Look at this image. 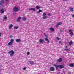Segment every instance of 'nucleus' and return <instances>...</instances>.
Listing matches in <instances>:
<instances>
[{
    "instance_id": "72a5a7b5",
    "label": "nucleus",
    "mask_w": 74,
    "mask_h": 74,
    "mask_svg": "<svg viewBox=\"0 0 74 74\" xmlns=\"http://www.w3.org/2000/svg\"><path fill=\"white\" fill-rule=\"evenodd\" d=\"M44 35H45V37H46V38H48V36H47V35H46V34H44Z\"/></svg>"
},
{
    "instance_id": "cd10ccee",
    "label": "nucleus",
    "mask_w": 74,
    "mask_h": 74,
    "mask_svg": "<svg viewBox=\"0 0 74 74\" xmlns=\"http://www.w3.org/2000/svg\"><path fill=\"white\" fill-rule=\"evenodd\" d=\"M43 19H47V17L46 16H43Z\"/></svg>"
},
{
    "instance_id": "c756f323",
    "label": "nucleus",
    "mask_w": 74,
    "mask_h": 74,
    "mask_svg": "<svg viewBox=\"0 0 74 74\" xmlns=\"http://www.w3.org/2000/svg\"><path fill=\"white\" fill-rule=\"evenodd\" d=\"M70 34L71 35V36H73L74 35V34H73V32L70 33Z\"/></svg>"
},
{
    "instance_id": "39448f33",
    "label": "nucleus",
    "mask_w": 74,
    "mask_h": 74,
    "mask_svg": "<svg viewBox=\"0 0 74 74\" xmlns=\"http://www.w3.org/2000/svg\"><path fill=\"white\" fill-rule=\"evenodd\" d=\"M54 66H55V67L56 69H58V68H59V65H56V64H53Z\"/></svg>"
},
{
    "instance_id": "f3484780",
    "label": "nucleus",
    "mask_w": 74,
    "mask_h": 74,
    "mask_svg": "<svg viewBox=\"0 0 74 74\" xmlns=\"http://www.w3.org/2000/svg\"><path fill=\"white\" fill-rule=\"evenodd\" d=\"M45 39L46 41H47V44H48V43H49V40H48V39L47 38H45Z\"/></svg>"
},
{
    "instance_id": "7ed1b4c3",
    "label": "nucleus",
    "mask_w": 74,
    "mask_h": 74,
    "mask_svg": "<svg viewBox=\"0 0 74 74\" xmlns=\"http://www.w3.org/2000/svg\"><path fill=\"white\" fill-rule=\"evenodd\" d=\"M4 4V0H1L0 1V5H3V4Z\"/></svg>"
},
{
    "instance_id": "f8f14e48",
    "label": "nucleus",
    "mask_w": 74,
    "mask_h": 74,
    "mask_svg": "<svg viewBox=\"0 0 74 74\" xmlns=\"http://www.w3.org/2000/svg\"><path fill=\"white\" fill-rule=\"evenodd\" d=\"M13 53V54H14V51L12 50L11 51H10L9 52V53Z\"/></svg>"
},
{
    "instance_id": "ddd939ff",
    "label": "nucleus",
    "mask_w": 74,
    "mask_h": 74,
    "mask_svg": "<svg viewBox=\"0 0 74 74\" xmlns=\"http://www.w3.org/2000/svg\"><path fill=\"white\" fill-rule=\"evenodd\" d=\"M70 9V10L71 11H72L73 12H74V11L73 10H74L73 8H69Z\"/></svg>"
},
{
    "instance_id": "c9c22d12",
    "label": "nucleus",
    "mask_w": 74,
    "mask_h": 74,
    "mask_svg": "<svg viewBox=\"0 0 74 74\" xmlns=\"http://www.w3.org/2000/svg\"><path fill=\"white\" fill-rule=\"evenodd\" d=\"M27 55H29L30 54V52H27Z\"/></svg>"
},
{
    "instance_id": "2f4dec72",
    "label": "nucleus",
    "mask_w": 74,
    "mask_h": 74,
    "mask_svg": "<svg viewBox=\"0 0 74 74\" xmlns=\"http://www.w3.org/2000/svg\"><path fill=\"white\" fill-rule=\"evenodd\" d=\"M13 54L12 53H11V54H10V56H11V57H12V56H13V54Z\"/></svg>"
},
{
    "instance_id": "2eb2a0df",
    "label": "nucleus",
    "mask_w": 74,
    "mask_h": 74,
    "mask_svg": "<svg viewBox=\"0 0 74 74\" xmlns=\"http://www.w3.org/2000/svg\"><path fill=\"white\" fill-rule=\"evenodd\" d=\"M21 40L20 39H16V42H19L20 41H21Z\"/></svg>"
},
{
    "instance_id": "4c0bfd02",
    "label": "nucleus",
    "mask_w": 74,
    "mask_h": 74,
    "mask_svg": "<svg viewBox=\"0 0 74 74\" xmlns=\"http://www.w3.org/2000/svg\"><path fill=\"white\" fill-rule=\"evenodd\" d=\"M26 68L25 67L23 68V70H26Z\"/></svg>"
},
{
    "instance_id": "49530a36",
    "label": "nucleus",
    "mask_w": 74,
    "mask_h": 74,
    "mask_svg": "<svg viewBox=\"0 0 74 74\" xmlns=\"http://www.w3.org/2000/svg\"><path fill=\"white\" fill-rule=\"evenodd\" d=\"M1 36V34H0V36Z\"/></svg>"
},
{
    "instance_id": "a878e982",
    "label": "nucleus",
    "mask_w": 74,
    "mask_h": 74,
    "mask_svg": "<svg viewBox=\"0 0 74 74\" xmlns=\"http://www.w3.org/2000/svg\"><path fill=\"white\" fill-rule=\"evenodd\" d=\"M62 23L60 22L58 23V24L57 25H62Z\"/></svg>"
},
{
    "instance_id": "7c9ffc66",
    "label": "nucleus",
    "mask_w": 74,
    "mask_h": 74,
    "mask_svg": "<svg viewBox=\"0 0 74 74\" xmlns=\"http://www.w3.org/2000/svg\"><path fill=\"white\" fill-rule=\"evenodd\" d=\"M46 13H44L43 15H42V16H46Z\"/></svg>"
},
{
    "instance_id": "a211bd4d",
    "label": "nucleus",
    "mask_w": 74,
    "mask_h": 74,
    "mask_svg": "<svg viewBox=\"0 0 74 74\" xmlns=\"http://www.w3.org/2000/svg\"><path fill=\"white\" fill-rule=\"evenodd\" d=\"M67 48H68V46H66V48L65 49V51H66L69 49Z\"/></svg>"
},
{
    "instance_id": "20e7f679",
    "label": "nucleus",
    "mask_w": 74,
    "mask_h": 74,
    "mask_svg": "<svg viewBox=\"0 0 74 74\" xmlns=\"http://www.w3.org/2000/svg\"><path fill=\"white\" fill-rule=\"evenodd\" d=\"M39 42H40L41 44H42L44 42V40L40 39L39 40Z\"/></svg>"
},
{
    "instance_id": "4be33fe9",
    "label": "nucleus",
    "mask_w": 74,
    "mask_h": 74,
    "mask_svg": "<svg viewBox=\"0 0 74 74\" xmlns=\"http://www.w3.org/2000/svg\"><path fill=\"white\" fill-rule=\"evenodd\" d=\"M36 9H37V10H39V9H40V7H39L38 6H36Z\"/></svg>"
},
{
    "instance_id": "6ab92c4d",
    "label": "nucleus",
    "mask_w": 74,
    "mask_h": 74,
    "mask_svg": "<svg viewBox=\"0 0 74 74\" xmlns=\"http://www.w3.org/2000/svg\"><path fill=\"white\" fill-rule=\"evenodd\" d=\"M29 63H30V64H33L34 63L33 62V61H29Z\"/></svg>"
},
{
    "instance_id": "79ce46f5",
    "label": "nucleus",
    "mask_w": 74,
    "mask_h": 74,
    "mask_svg": "<svg viewBox=\"0 0 74 74\" xmlns=\"http://www.w3.org/2000/svg\"><path fill=\"white\" fill-rule=\"evenodd\" d=\"M60 42H61V41H60L59 42V44H60Z\"/></svg>"
},
{
    "instance_id": "0eeeda50",
    "label": "nucleus",
    "mask_w": 74,
    "mask_h": 74,
    "mask_svg": "<svg viewBox=\"0 0 74 74\" xmlns=\"http://www.w3.org/2000/svg\"><path fill=\"white\" fill-rule=\"evenodd\" d=\"M0 12L1 13V14H4V10L3 9H2L0 10Z\"/></svg>"
},
{
    "instance_id": "ea45409f",
    "label": "nucleus",
    "mask_w": 74,
    "mask_h": 74,
    "mask_svg": "<svg viewBox=\"0 0 74 74\" xmlns=\"http://www.w3.org/2000/svg\"><path fill=\"white\" fill-rule=\"evenodd\" d=\"M73 18H74V14H73L72 16Z\"/></svg>"
},
{
    "instance_id": "473e14b6",
    "label": "nucleus",
    "mask_w": 74,
    "mask_h": 74,
    "mask_svg": "<svg viewBox=\"0 0 74 74\" xmlns=\"http://www.w3.org/2000/svg\"><path fill=\"white\" fill-rule=\"evenodd\" d=\"M69 32H70V33H72V32H73V31H72V30L70 29L69 30Z\"/></svg>"
},
{
    "instance_id": "f704fd0d",
    "label": "nucleus",
    "mask_w": 74,
    "mask_h": 74,
    "mask_svg": "<svg viewBox=\"0 0 74 74\" xmlns=\"http://www.w3.org/2000/svg\"><path fill=\"white\" fill-rule=\"evenodd\" d=\"M7 19V17L6 16H5V17L4 18V19L6 20Z\"/></svg>"
},
{
    "instance_id": "f03ea898",
    "label": "nucleus",
    "mask_w": 74,
    "mask_h": 74,
    "mask_svg": "<svg viewBox=\"0 0 74 74\" xmlns=\"http://www.w3.org/2000/svg\"><path fill=\"white\" fill-rule=\"evenodd\" d=\"M13 10L14 12H18V10H19V9H18V8L15 7L13 8Z\"/></svg>"
},
{
    "instance_id": "5701e85b",
    "label": "nucleus",
    "mask_w": 74,
    "mask_h": 74,
    "mask_svg": "<svg viewBox=\"0 0 74 74\" xmlns=\"http://www.w3.org/2000/svg\"><path fill=\"white\" fill-rule=\"evenodd\" d=\"M21 19V17H18L17 18V21H19V20H20V19Z\"/></svg>"
},
{
    "instance_id": "de8ad7c7",
    "label": "nucleus",
    "mask_w": 74,
    "mask_h": 74,
    "mask_svg": "<svg viewBox=\"0 0 74 74\" xmlns=\"http://www.w3.org/2000/svg\"><path fill=\"white\" fill-rule=\"evenodd\" d=\"M50 1H52V0H49Z\"/></svg>"
},
{
    "instance_id": "412c9836",
    "label": "nucleus",
    "mask_w": 74,
    "mask_h": 74,
    "mask_svg": "<svg viewBox=\"0 0 74 74\" xmlns=\"http://www.w3.org/2000/svg\"><path fill=\"white\" fill-rule=\"evenodd\" d=\"M14 39H12L10 40V42H12V43L13 44V42H14Z\"/></svg>"
},
{
    "instance_id": "1a4fd4ad",
    "label": "nucleus",
    "mask_w": 74,
    "mask_h": 74,
    "mask_svg": "<svg viewBox=\"0 0 74 74\" xmlns=\"http://www.w3.org/2000/svg\"><path fill=\"white\" fill-rule=\"evenodd\" d=\"M49 29L50 31H51V32H54V31H55V29H54V28H53L50 27Z\"/></svg>"
},
{
    "instance_id": "9b49d317",
    "label": "nucleus",
    "mask_w": 74,
    "mask_h": 74,
    "mask_svg": "<svg viewBox=\"0 0 74 74\" xmlns=\"http://www.w3.org/2000/svg\"><path fill=\"white\" fill-rule=\"evenodd\" d=\"M69 66L70 67H74V64L73 63H71L69 65Z\"/></svg>"
},
{
    "instance_id": "37998d69",
    "label": "nucleus",
    "mask_w": 74,
    "mask_h": 74,
    "mask_svg": "<svg viewBox=\"0 0 74 74\" xmlns=\"http://www.w3.org/2000/svg\"><path fill=\"white\" fill-rule=\"evenodd\" d=\"M63 1H67V0H63Z\"/></svg>"
},
{
    "instance_id": "a18cd8bd",
    "label": "nucleus",
    "mask_w": 74,
    "mask_h": 74,
    "mask_svg": "<svg viewBox=\"0 0 74 74\" xmlns=\"http://www.w3.org/2000/svg\"><path fill=\"white\" fill-rule=\"evenodd\" d=\"M5 0V1H8L9 0Z\"/></svg>"
},
{
    "instance_id": "4468645a",
    "label": "nucleus",
    "mask_w": 74,
    "mask_h": 74,
    "mask_svg": "<svg viewBox=\"0 0 74 74\" xmlns=\"http://www.w3.org/2000/svg\"><path fill=\"white\" fill-rule=\"evenodd\" d=\"M13 45V43L10 42H9L8 44V45Z\"/></svg>"
},
{
    "instance_id": "c85d7f7f",
    "label": "nucleus",
    "mask_w": 74,
    "mask_h": 74,
    "mask_svg": "<svg viewBox=\"0 0 74 74\" xmlns=\"http://www.w3.org/2000/svg\"><path fill=\"white\" fill-rule=\"evenodd\" d=\"M56 38L57 40H59L60 39V38H59V37H56Z\"/></svg>"
},
{
    "instance_id": "bb28decb",
    "label": "nucleus",
    "mask_w": 74,
    "mask_h": 74,
    "mask_svg": "<svg viewBox=\"0 0 74 74\" xmlns=\"http://www.w3.org/2000/svg\"><path fill=\"white\" fill-rule=\"evenodd\" d=\"M14 29H18V26H15L14 27Z\"/></svg>"
},
{
    "instance_id": "58836bf2",
    "label": "nucleus",
    "mask_w": 74,
    "mask_h": 74,
    "mask_svg": "<svg viewBox=\"0 0 74 74\" xmlns=\"http://www.w3.org/2000/svg\"><path fill=\"white\" fill-rule=\"evenodd\" d=\"M58 24H57V25L56 26V27H58Z\"/></svg>"
},
{
    "instance_id": "b1692460",
    "label": "nucleus",
    "mask_w": 74,
    "mask_h": 74,
    "mask_svg": "<svg viewBox=\"0 0 74 74\" xmlns=\"http://www.w3.org/2000/svg\"><path fill=\"white\" fill-rule=\"evenodd\" d=\"M73 44V41H72V40H71L70 42H69V44L70 45H71V44Z\"/></svg>"
},
{
    "instance_id": "9d476101",
    "label": "nucleus",
    "mask_w": 74,
    "mask_h": 74,
    "mask_svg": "<svg viewBox=\"0 0 74 74\" xmlns=\"http://www.w3.org/2000/svg\"><path fill=\"white\" fill-rule=\"evenodd\" d=\"M29 10H31V11H33L35 12V11H36V9H35V8H29Z\"/></svg>"
},
{
    "instance_id": "393cba45",
    "label": "nucleus",
    "mask_w": 74,
    "mask_h": 74,
    "mask_svg": "<svg viewBox=\"0 0 74 74\" xmlns=\"http://www.w3.org/2000/svg\"><path fill=\"white\" fill-rule=\"evenodd\" d=\"M26 17H23V21H26Z\"/></svg>"
},
{
    "instance_id": "dca6fc26",
    "label": "nucleus",
    "mask_w": 74,
    "mask_h": 74,
    "mask_svg": "<svg viewBox=\"0 0 74 74\" xmlns=\"http://www.w3.org/2000/svg\"><path fill=\"white\" fill-rule=\"evenodd\" d=\"M40 12H42V11L41 10L39 9L38 12H37L36 14H39Z\"/></svg>"
},
{
    "instance_id": "aec40b11",
    "label": "nucleus",
    "mask_w": 74,
    "mask_h": 74,
    "mask_svg": "<svg viewBox=\"0 0 74 74\" xmlns=\"http://www.w3.org/2000/svg\"><path fill=\"white\" fill-rule=\"evenodd\" d=\"M13 26V25H12V24L10 25L9 26V29H11V27H12Z\"/></svg>"
},
{
    "instance_id": "c03bdc74",
    "label": "nucleus",
    "mask_w": 74,
    "mask_h": 74,
    "mask_svg": "<svg viewBox=\"0 0 74 74\" xmlns=\"http://www.w3.org/2000/svg\"><path fill=\"white\" fill-rule=\"evenodd\" d=\"M13 15H15V13H13Z\"/></svg>"
},
{
    "instance_id": "e433bc0d",
    "label": "nucleus",
    "mask_w": 74,
    "mask_h": 74,
    "mask_svg": "<svg viewBox=\"0 0 74 74\" xmlns=\"http://www.w3.org/2000/svg\"><path fill=\"white\" fill-rule=\"evenodd\" d=\"M12 35H10L9 36V38H12Z\"/></svg>"
},
{
    "instance_id": "423d86ee",
    "label": "nucleus",
    "mask_w": 74,
    "mask_h": 74,
    "mask_svg": "<svg viewBox=\"0 0 74 74\" xmlns=\"http://www.w3.org/2000/svg\"><path fill=\"white\" fill-rule=\"evenodd\" d=\"M54 69L55 68L53 67H51L50 69V70L51 71H53L54 70Z\"/></svg>"
},
{
    "instance_id": "f257e3e1",
    "label": "nucleus",
    "mask_w": 74,
    "mask_h": 74,
    "mask_svg": "<svg viewBox=\"0 0 74 74\" xmlns=\"http://www.w3.org/2000/svg\"><path fill=\"white\" fill-rule=\"evenodd\" d=\"M56 61L57 62L61 63V62L63 61V58H60L58 60H57Z\"/></svg>"
},
{
    "instance_id": "a19ab883",
    "label": "nucleus",
    "mask_w": 74,
    "mask_h": 74,
    "mask_svg": "<svg viewBox=\"0 0 74 74\" xmlns=\"http://www.w3.org/2000/svg\"><path fill=\"white\" fill-rule=\"evenodd\" d=\"M48 15H49V16L51 15V14L50 13H49L48 14Z\"/></svg>"
},
{
    "instance_id": "6e6552de",
    "label": "nucleus",
    "mask_w": 74,
    "mask_h": 74,
    "mask_svg": "<svg viewBox=\"0 0 74 74\" xmlns=\"http://www.w3.org/2000/svg\"><path fill=\"white\" fill-rule=\"evenodd\" d=\"M59 68L62 69L64 68V66L62 65H59Z\"/></svg>"
}]
</instances>
